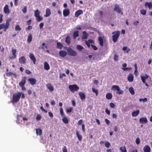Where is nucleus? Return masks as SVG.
<instances>
[{"instance_id":"obj_33","label":"nucleus","mask_w":152,"mask_h":152,"mask_svg":"<svg viewBox=\"0 0 152 152\" xmlns=\"http://www.w3.org/2000/svg\"><path fill=\"white\" fill-rule=\"evenodd\" d=\"M129 92L132 95H134L135 94L133 88L132 87L129 88Z\"/></svg>"},{"instance_id":"obj_50","label":"nucleus","mask_w":152,"mask_h":152,"mask_svg":"<svg viewBox=\"0 0 152 152\" xmlns=\"http://www.w3.org/2000/svg\"><path fill=\"white\" fill-rule=\"evenodd\" d=\"M141 79L143 83H145V77L144 76H140Z\"/></svg>"},{"instance_id":"obj_54","label":"nucleus","mask_w":152,"mask_h":152,"mask_svg":"<svg viewBox=\"0 0 152 152\" xmlns=\"http://www.w3.org/2000/svg\"><path fill=\"white\" fill-rule=\"evenodd\" d=\"M91 46L94 50H97V48L96 46L92 44H91Z\"/></svg>"},{"instance_id":"obj_44","label":"nucleus","mask_w":152,"mask_h":152,"mask_svg":"<svg viewBox=\"0 0 152 152\" xmlns=\"http://www.w3.org/2000/svg\"><path fill=\"white\" fill-rule=\"evenodd\" d=\"M92 91L95 93L96 96H97L98 94V90L94 88H92Z\"/></svg>"},{"instance_id":"obj_10","label":"nucleus","mask_w":152,"mask_h":152,"mask_svg":"<svg viewBox=\"0 0 152 152\" xmlns=\"http://www.w3.org/2000/svg\"><path fill=\"white\" fill-rule=\"evenodd\" d=\"M12 53L13 56L10 57L9 58L10 59H13L16 58V50L15 49H14L13 48H12Z\"/></svg>"},{"instance_id":"obj_62","label":"nucleus","mask_w":152,"mask_h":152,"mask_svg":"<svg viewBox=\"0 0 152 152\" xmlns=\"http://www.w3.org/2000/svg\"><path fill=\"white\" fill-rule=\"evenodd\" d=\"M41 115H38L36 117V119L37 120H39L41 119Z\"/></svg>"},{"instance_id":"obj_58","label":"nucleus","mask_w":152,"mask_h":152,"mask_svg":"<svg viewBox=\"0 0 152 152\" xmlns=\"http://www.w3.org/2000/svg\"><path fill=\"white\" fill-rule=\"evenodd\" d=\"M44 25V23L43 22L39 24V26L40 29L42 28Z\"/></svg>"},{"instance_id":"obj_5","label":"nucleus","mask_w":152,"mask_h":152,"mask_svg":"<svg viewBox=\"0 0 152 152\" xmlns=\"http://www.w3.org/2000/svg\"><path fill=\"white\" fill-rule=\"evenodd\" d=\"M120 35V31H117L115 34L112 36L113 41V42H115L117 41V39Z\"/></svg>"},{"instance_id":"obj_61","label":"nucleus","mask_w":152,"mask_h":152,"mask_svg":"<svg viewBox=\"0 0 152 152\" xmlns=\"http://www.w3.org/2000/svg\"><path fill=\"white\" fill-rule=\"evenodd\" d=\"M3 17V15H2V14H0V23H1L2 21L3 20V19L2 18Z\"/></svg>"},{"instance_id":"obj_19","label":"nucleus","mask_w":152,"mask_h":152,"mask_svg":"<svg viewBox=\"0 0 152 152\" xmlns=\"http://www.w3.org/2000/svg\"><path fill=\"white\" fill-rule=\"evenodd\" d=\"M45 13V15L44 16L45 17H48L50 15L51 12L50 8H47L46 9Z\"/></svg>"},{"instance_id":"obj_40","label":"nucleus","mask_w":152,"mask_h":152,"mask_svg":"<svg viewBox=\"0 0 152 152\" xmlns=\"http://www.w3.org/2000/svg\"><path fill=\"white\" fill-rule=\"evenodd\" d=\"M36 18V20L38 22H39L42 20L43 19V18L42 17L40 16L39 15Z\"/></svg>"},{"instance_id":"obj_23","label":"nucleus","mask_w":152,"mask_h":152,"mask_svg":"<svg viewBox=\"0 0 152 152\" xmlns=\"http://www.w3.org/2000/svg\"><path fill=\"white\" fill-rule=\"evenodd\" d=\"M44 68L47 70H48L50 69V66L47 62H45L44 63Z\"/></svg>"},{"instance_id":"obj_6","label":"nucleus","mask_w":152,"mask_h":152,"mask_svg":"<svg viewBox=\"0 0 152 152\" xmlns=\"http://www.w3.org/2000/svg\"><path fill=\"white\" fill-rule=\"evenodd\" d=\"M26 77H23L21 81L19 83V86L22 88V89H23V88H24V89H26V88L24 87V85L26 83Z\"/></svg>"},{"instance_id":"obj_34","label":"nucleus","mask_w":152,"mask_h":152,"mask_svg":"<svg viewBox=\"0 0 152 152\" xmlns=\"http://www.w3.org/2000/svg\"><path fill=\"white\" fill-rule=\"evenodd\" d=\"M36 133L37 135H41L42 134V130L39 129H37L36 130Z\"/></svg>"},{"instance_id":"obj_63","label":"nucleus","mask_w":152,"mask_h":152,"mask_svg":"<svg viewBox=\"0 0 152 152\" xmlns=\"http://www.w3.org/2000/svg\"><path fill=\"white\" fill-rule=\"evenodd\" d=\"M89 43H94V41L91 39L88 40L87 41Z\"/></svg>"},{"instance_id":"obj_42","label":"nucleus","mask_w":152,"mask_h":152,"mask_svg":"<svg viewBox=\"0 0 152 152\" xmlns=\"http://www.w3.org/2000/svg\"><path fill=\"white\" fill-rule=\"evenodd\" d=\"M124 93L123 91L120 90L119 87V90H117L116 93L119 94H122Z\"/></svg>"},{"instance_id":"obj_59","label":"nucleus","mask_w":152,"mask_h":152,"mask_svg":"<svg viewBox=\"0 0 152 152\" xmlns=\"http://www.w3.org/2000/svg\"><path fill=\"white\" fill-rule=\"evenodd\" d=\"M72 108L70 107L69 108L67 109L66 110V111L68 113H69L72 111Z\"/></svg>"},{"instance_id":"obj_32","label":"nucleus","mask_w":152,"mask_h":152,"mask_svg":"<svg viewBox=\"0 0 152 152\" xmlns=\"http://www.w3.org/2000/svg\"><path fill=\"white\" fill-rule=\"evenodd\" d=\"M120 150L121 152H127L126 147L125 146L121 147Z\"/></svg>"},{"instance_id":"obj_28","label":"nucleus","mask_w":152,"mask_h":152,"mask_svg":"<svg viewBox=\"0 0 152 152\" xmlns=\"http://www.w3.org/2000/svg\"><path fill=\"white\" fill-rule=\"evenodd\" d=\"M79 36V31H76L74 32L73 34V38L76 39V38Z\"/></svg>"},{"instance_id":"obj_43","label":"nucleus","mask_w":152,"mask_h":152,"mask_svg":"<svg viewBox=\"0 0 152 152\" xmlns=\"http://www.w3.org/2000/svg\"><path fill=\"white\" fill-rule=\"evenodd\" d=\"M15 29L16 31H20L21 28L19 25H17L15 26Z\"/></svg>"},{"instance_id":"obj_45","label":"nucleus","mask_w":152,"mask_h":152,"mask_svg":"<svg viewBox=\"0 0 152 152\" xmlns=\"http://www.w3.org/2000/svg\"><path fill=\"white\" fill-rule=\"evenodd\" d=\"M60 112L61 115L62 116H64V113L63 108L62 107H61L60 108Z\"/></svg>"},{"instance_id":"obj_31","label":"nucleus","mask_w":152,"mask_h":152,"mask_svg":"<svg viewBox=\"0 0 152 152\" xmlns=\"http://www.w3.org/2000/svg\"><path fill=\"white\" fill-rule=\"evenodd\" d=\"M76 134L78 138V139L79 141H81L82 139V136L81 135H80L77 130L76 131Z\"/></svg>"},{"instance_id":"obj_39","label":"nucleus","mask_w":152,"mask_h":152,"mask_svg":"<svg viewBox=\"0 0 152 152\" xmlns=\"http://www.w3.org/2000/svg\"><path fill=\"white\" fill-rule=\"evenodd\" d=\"M119 86H118L113 85L112 87V89L114 91L119 90Z\"/></svg>"},{"instance_id":"obj_64","label":"nucleus","mask_w":152,"mask_h":152,"mask_svg":"<svg viewBox=\"0 0 152 152\" xmlns=\"http://www.w3.org/2000/svg\"><path fill=\"white\" fill-rule=\"evenodd\" d=\"M105 112L108 115H109L110 114V111L108 110L107 108H106L105 109Z\"/></svg>"},{"instance_id":"obj_29","label":"nucleus","mask_w":152,"mask_h":152,"mask_svg":"<svg viewBox=\"0 0 152 152\" xmlns=\"http://www.w3.org/2000/svg\"><path fill=\"white\" fill-rule=\"evenodd\" d=\"M113 96L112 94L110 93H107L106 95V97L108 99H111Z\"/></svg>"},{"instance_id":"obj_56","label":"nucleus","mask_w":152,"mask_h":152,"mask_svg":"<svg viewBox=\"0 0 152 152\" xmlns=\"http://www.w3.org/2000/svg\"><path fill=\"white\" fill-rule=\"evenodd\" d=\"M62 150L63 152H67L66 147L65 146H64V148L62 149Z\"/></svg>"},{"instance_id":"obj_16","label":"nucleus","mask_w":152,"mask_h":152,"mask_svg":"<svg viewBox=\"0 0 152 152\" xmlns=\"http://www.w3.org/2000/svg\"><path fill=\"white\" fill-rule=\"evenodd\" d=\"M83 12L82 10H79L76 11L75 13V16L76 17H78L80 15L82 14Z\"/></svg>"},{"instance_id":"obj_49","label":"nucleus","mask_w":152,"mask_h":152,"mask_svg":"<svg viewBox=\"0 0 152 152\" xmlns=\"http://www.w3.org/2000/svg\"><path fill=\"white\" fill-rule=\"evenodd\" d=\"M118 55L115 54L114 57V60L115 61H117L118 60Z\"/></svg>"},{"instance_id":"obj_9","label":"nucleus","mask_w":152,"mask_h":152,"mask_svg":"<svg viewBox=\"0 0 152 152\" xmlns=\"http://www.w3.org/2000/svg\"><path fill=\"white\" fill-rule=\"evenodd\" d=\"M28 81L31 85H34L36 83V80L34 78H30L28 79Z\"/></svg>"},{"instance_id":"obj_24","label":"nucleus","mask_w":152,"mask_h":152,"mask_svg":"<svg viewBox=\"0 0 152 152\" xmlns=\"http://www.w3.org/2000/svg\"><path fill=\"white\" fill-rule=\"evenodd\" d=\"M140 111L139 110H137L136 111H133L132 114L133 117H135L137 116L139 114Z\"/></svg>"},{"instance_id":"obj_57","label":"nucleus","mask_w":152,"mask_h":152,"mask_svg":"<svg viewBox=\"0 0 152 152\" xmlns=\"http://www.w3.org/2000/svg\"><path fill=\"white\" fill-rule=\"evenodd\" d=\"M32 29V26H28V27L26 28V30H27L28 31H30Z\"/></svg>"},{"instance_id":"obj_13","label":"nucleus","mask_w":152,"mask_h":152,"mask_svg":"<svg viewBox=\"0 0 152 152\" xmlns=\"http://www.w3.org/2000/svg\"><path fill=\"white\" fill-rule=\"evenodd\" d=\"M114 10L116 11L118 13H120L121 12V9L118 5L115 4L114 8Z\"/></svg>"},{"instance_id":"obj_11","label":"nucleus","mask_w":152,"mask_h":152,"mask_svg":"<svg viewBox=\"0 0 152 152\" xmlns=\"http://www.w3.org/2000/svg\"><path fill=\"white\" fill-rule=\"evenodd\" d=\"M148 121L146 117H142L139 119V122L141 124H145Z\"/></svg>"},{"instance_id":"obj_25","label":"nucleus","mask_w":152,"mask_h":152,"mask_svg":"<svg viewBox=\"0 0 152 152\" xmlns=\"http://www.w3.org/2000/svg\"><path fill=\"white\" fill-rule=\"evenodd\" d=\"M145 7L148 6L150 9L152 8V5L151 2H146L145 3Z\"/></svg>"},{"instance_id":"obj_38","label":"nucleus","mask_w":152,"mask_h":152,"mask_svg":"<svg viewBox=\"0 0 152 152\" xmlns=\"http://www.w3.org/2000/svg\"><path fill=\"white\" fill-rule=\"evenodd\" d=\"M34 15L35 17L39 15L40 12L38 10H37L34 11Z\"/></svg>"},{"instance_id":"obj_17","label":"nucleus","mask_w":152,"mask_h":152,"mask_svg":"<svg viewBox=\"0 0 152 152\" xmlns=\"http://www.w3.org/2000/svg\"><path fill=\"white\" fill-rule=\"evenodd\" d=\"M46 86L48 88L49 90V91L50 92L53 91L54 90L53 88V86H52L51 84L50 83H48Z\"/></svg>"},{"instance_id":"obj_52","label":"nucleus","mask_w":152,"mask_h":152,"mask_svg":"<svg viewBox=\"0 0 152 152\" xmlns=\"http://www.w3.org/2000/svg\"><path fill=\"white\" fill-rule=\"evenodd\" d=\"M110 145V143L108 141H107L105 143V146L107 148H108Z\"/></svg>"},{"instance_id":"obj_37","label":"nucleus","mask_w":152,"mask_h":152,"mask_svg":"<svg viewBox=\"0 0 152 152\" xmlns=\"http://www.w3.org/2000/svg\"><path fill=\"white\" fill-rule=\"evenodd\" d=\"M57 46L58 48L61 49L62 48L63 45L61 43L57 42Z\"/></svg>"},{"instance_id":"obj_21","label":"nucleus","mask_w":152,"mask_h":152,"mask_svg":"<svg viewBox=\"0 0 152 152\" xmlns=\"http://www.w3.org/2000/svg\"><path fill=\"white\" fill-rule=\"evenodd\" d=\"M127 79L130 82H132L133 80V76L132 74H129L127 77Z\"/></svg>"},{"instance_id":"obj_35","label":"nucleus","mask_w":152,"mask_h":152,"mask_svg":"<svg viewBox=\"0 0 152 152\" xmlns=\"http://www.w3.org/2000/svg\"><path fill=\"white\" fill-rule=\"evenodd\" d=\"M76 47L77 49L78 50L80 51L82 50L84 48L82 46L80 45H77L76 46Z\"/></svg>"},{"instance_id":"obj_22","label":"nucleus","mask_w":152,"mask_h":152,"mask_svg":"<svg viewBox=\"0 0 152 152\" xmlns=\"http://www.w3.org/2000/svg\"><path fill=\"white\" fill-rule=\"evenodd\" d=\"M83 35L82 37V39H86L87 38L88 35L86 31L83 32Z\"/></svg>"},{"instance_id":"obj_60","label":"nucleus","mask_w":152,"mask_h":152,"mask_svg":"<svg viewBox=\"0 0 152 152\" xmlns=\"http://www.w3.org/2000/svg\"><path fill=\"white\" fill-rule=\"evenodd\" d=\"M25 72L28 75L30 74L31 73V72L28 69L26 70Z\"/></svg>"},{"instance_id":"obj_47","label":"nucleus","mask_w":152,"mask_h":152,"mask_svg":"<svg viewBox=\"0 0 152 152\" xmlns=\"http://www.w3.org/2000/svg\"><path fill=\"white\" fill-rule=\"evenodd\" d=\"M147 99L146 98H145L144 99L140 98L139 99V101L140 102L143 101V102H146L147 101Z\"/></svg>"},{"instance_id":"obj_41","label":"nucleus","mask_w":152,"mask_h":152,"mask_svg":"<svg viewBox=\"0 0 152 152\" xmlns=\"http://www.w3.org/2000/svg\"><path fill=\"white\" fill-rule=\"evenodd\" d=\"M122 50L124 51H126V52L128 53L130 51V49L129 48H127V46H125L123 48Z\"/></svg>"},{"instance_id":"obj_3","label":"nucleus","mask_w":152,"mask_h":152,"mask_svg":"<svg viewBox=\"0 0 152 152\" xmlns=\"http://www.w3.org/2000/svg\"><path fill=\"white\" fill-rule=\"evenodd\" d=\"M68 54L70 56H76L77 55V53L70 47H69L67 50Z\"/></svg>"},{"instance_id":"obj_4","label":"nucleus","mask_w":152,"mask_h":152,"mask_svg":"<svg viewBox=\"0 0 152 152\" xmlns=\"http://www.w3.org/2000/svg\"><path fill=\"white\" fill-rule=\"evenodd\" d=\"M69 89L72 92L77 91L79 89V87L76 85L74 84L72 85H69Z\"/></svg>"},{"instance_id":"obj_1","label":"nucleus","mask_w":152,"mask_h":152,"mask_svg":"<svg viewBox=\"0 0 152 152\" xmlns=\"http://www.w3.org/2000/svg\"><path fill=\"white\" fill-rule=\"evenodd\" d=\"M12 20L11 18L7 19L6 23H3L0 24V30L2 29H4V31H6L9 28L10 26V22Z\"/></svg>"},{"instance_id":"obj_2","label":"nucleus","mask_w":152,"mask_h":152,"mask_svg":"<svg viewBox=\"0 0 152 152\" xmlns=\"http://www.w3.org/2000/svg\"><path fill=\"white\" fill-rule=\"evenodd\" d=\"M21 94L19 92L14 94L13 95L12 100V102H16L19 101L21 96Z\"/></svg>"},{"instance_id":"obj_53","label":"nucleus","mask_w":152,"mask_h":152,"mask_svg":"<svg viewBox=\"0 0 152 152\" xmlns=\"http://www.w3.org/2000/svg\"><path fill=\"white\" fill-rule=\"evenodd\" d=\"M110 107L111 108H114L115 107V104L113 103H112V102L110 103Z\"/></svg>"},{"instance_id":"obj_12","label":"nucleus","mask_w":152,"mask_h":152,"mask_svg":"<svg viewBox=\"0 0 152 152\" xmlns=\"http://www.w3.org/2000/svg\"><path fill=\"white\" fill-rule=\"evenodd\" d=\"M29 56L31 59L33 61L34 64L36 63V59L33 53H30Z\"/></svg>"},{"instance_id":"obj_26","label":"nucleus","mask_w":152,"mask_h":152,"mask_svg":"<svg viewBox=\"0 0 152 152\" xmlns=\"http://www.w3.org/2000/svg\"><path fill=\"white\" fill-rule=\"evenodd\" d=\"M98 41L99 42V44L100 46H102L103 45V40L102 37H101L98 38Z\"/></svg>"},{"instance_id":"obj_48","label":"nucleus","mask_w":152,"mask_h":152,"mask_svg":"<svg viewBox=\"0 0 152 152\" xmlns=\"http://www.w3.org/2000/svg\"><path fill=\"white\" fill-rule=\"evenodd\" d=\"M22 11L23 13H26L27 12V7L24 6L23 8L22 9Z\"/></svg>"},{"instance_id":"obj_46","label":"nucleus","mask_w":152,"mask_h":152,"mask_svg":"<svg viewBox=\"0 0 152 152\" xmlns=\"http://www.w3.org/2000/svg\"><path fill=\"white\" fill-rule=\"evenodd\" d=\"M146 11L145 10H140V12L141 14L144 15L146 14Z\"/></svg>"},{"instance_id":"obj_7","label":"nucleus","mask_w":152,"mask_h":152,"mask_svg":"<svg viewBox=\"0 0 152 152\" xmlns=\"http://www.w3.org/2000/svg\"><path fill=\"white\" fill-rule=\"evenodd\" d=\"M4 12L5 14L8 15L10 12V10L8 8V5L6 4L4 8Z\"/></svg>"},{"instance_id":"obj_27","label":"nucleus","mask_w":152,"mask_h":152,"mask_svg":"<svg viewBox=\"0 0 152 152\" xmlns=\"http://www.w3.org/2000/svg\"><path fill=\"white\" fill-rule=\"evenodd\" d=\"M79 94L81 99L82 100L85 99V95L83 93L80 92Z\"/></svg>"},{"instance_id":"obj_14","label":"nucleus","mask_w":152,"mask_h":152,"mask_svg":"<svg viewBox=\"0 0 152 152\" xmlns=\"http://www.w3.org/2000/svg\"><path fill=\"white\" fill-rule=\"evenodd\" d=\"M143 150L144 152H150L151 150L149 145H146L144 147Z\"/></svg>"},{"instance_id":"obj_36","label":"nucleus","mask_w":152,"mask_h":152,"mask_svg":"<svg viewBox=\"0 0 152 152\" xmlns=\"http://www.w3.org/2000/svg\"><path fill=\"white\" fill-rule=\"evenodd\" d=\"M62 120L63 122L65 124H67L68 123V119L65 117H64L62 118Z\"/></svg>"},{"instance_id":"obj_18","label":"nucleus","mask_w":152,"mask_h":152,"mask_svg":"<svg viewBox=\"0 0 152 152\" xmlns=\"http://www.w3.org/2000/svg\"><path fill=\"white\" fill-rule=\"evenodd\" d=\"M59 54L60 56L64 57L67 55V53L65 51L61 50L59 52Z\"/></svg>"},{"instance_id":"obj_55","label":"nucleus","mask_w":152,"mask_h":152,"mask_svg":"<svg viewBox=\"0 0 152 152\" xmlns=\"http://www.w3.org/2000/svg\"><path fill=\"white\" fill-rule=\"evenodd\" d=\"M135 142L137 144H139L140 142V140L138 138H137L136 139Z\"/></svg>"},{"instance_id":"obj_30","label":"nucleus","mask_w":152,"mask_h":152,"mask_svg":"<svg viewBox=\"0 0 152 152\" xmlns=\"http://www.w3.org/2000/svg\"><path fill=\"white\" fill-rule=\"evenodd\" d=\"M65 42L68 45H69L70 44V39L69 36H67L66 37L65 39Z\"/></svg>"},{"instance_id":"obj_51","label":"nucleus","mask_w":152,"mask_h":152,"mask_svg":"<svg viewBox=\"0 0 152 152\" xmlns=\"http://www.w3.org/2000/svg\"><path fill=\"white\" fill-rule=\"evenodd\" d=\"M6 73L7 76H10L12 75H14L15 74H13V73L11 72H6Z\"/></svg>"},{"instance_id":"obj_8","label":"nucleus","mask_w":152,"mask_h":152,"mask_svg":"<svg viewBox=\"0 0 152 152\" xmlns=\"http://www.w3.org/2000/svg\"><path fill=\"white\" fill-rule=\"evenodd\" d=\"M26 58L24 56H21L19 59V61L21 64H25L26 63Z\"/></svg>"},{"instance_id":"obj_20","label":"nucleus","mask_w":152,"mask_h":152,"mask_svg":"<svg viewBox=\"0 0 152 152\" xmlns=\"http://www.w3.org/2000/svg\"><path fill=\"white\" fill-rule=\"evenodd\" d=\"M32 35L31 33H29L28 36L27 42L28 43H30L32 41Z\"/></svg>"},{"instance_id":"obj_15","label":"nucleus","mask_w":152,"mask_h":152,"mask_svg":"<svg viewBox=\"0 0 152 152\" xmlns=\"http://www.w3.org/2000/svg\"><path fill=\"white\" fill-rule=\"evenodd\" d=\"M69 10L68 9H65L63 10V15L64 16L66 17L69 15Z\"/></svg>"}]
</instances>
